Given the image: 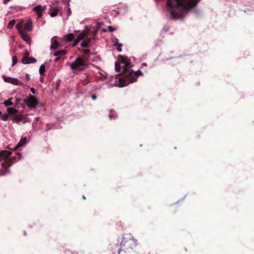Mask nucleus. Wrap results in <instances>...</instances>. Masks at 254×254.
I'll use <instances>...</instances> for the list:
<instances>
[{
  "label": "nucleus",
  "instance_id": "obj_1",
  "mask_svg": "<svg viewBox=\"0 0 254 254\" xmlns=\"http://www.w3.org/2000/svg\"><path fill=\"white\" fill-rule=\"evenodd\" d=\"M200 0H167L170 7L171 18L173 19H183L190 9L196 6Z\"/></svg>",
  "mask_w": 254,
  "mask_h": 254
},
{
  "label": "nucleus",
  "instance_id": "obj_2",
  "mask_svg": "<svg viewBox=\"0 0 254 254\" xmlns=\"http://www.w3.org/2000/svg\"><path fill=\"white\" fill-rule=\"evenodd\" d=\"M16 156L19 157L17 160L21 158V154L19 153H17L15 155L12 156V152L9 151L2 150L0 151V162H1V167L0 171L2 175H4L9 172V168L11 164H8L7 162L12 163L16 161L17 157Z\"/></svg>",
  "mask_w": 254,
  "mask_h": 254
},
{
  "label": "nucleus",
  "instance_id": "obj_3",
  "mask_svg": "<svg viewBox=\"0 0 254 254\" xmlns=\"http://www.w3.org/2000/svg\"><path fill=\"white\" fill-rule=\"evenodd\" d=\"M122 74L123 77L119 79L120 87H124L134 82L137 81L139 75H143L139 70L134 72L132 69L127 70L126 68L123 69Z\"/></svg>",
  "mask_w": 254,
  "mask_h": 254
},
{
  "label": "nucleus",
  "instance_id": "obj_4",
  "mask_svg": "<svg viewBox=\"0 0 254 254\" xmlns=\"http://www.w3.org/2000/svg\"><path fill=\"white\" fill-rule=\"evenodd\" d=\"M125 238L123 237L120 246H114L118 248V254H120L121 252L130 253L136 249L137 246V240L134 238H130L126 241H125Z\"/></svg>",
  "mask_w": 254,
  "mask_h": 254
},
{
  "label": "nucleus",
  "instance_id": "obj_5",
  "mask_svg": "<svg viewBox=\"0 0 254 254\" xmlns=\"http://www.w3.org/2000/svg\"><path fill=\"white\" fill-rule=\"evenodd\" d=\"M23 102L29 108H35L38 103V100L35 97L31 95L24 99Z\"/></svg>",
  "mask_w": 254,
  "mask_h": 254
},
{
  "label": "nucleus",
  "instance_id": "obj_6",
  "mask_svg": "<svg viewBox=\"0 0 254 254\" xmlns=\"http://www.w3.org/2000/svg\"><path fill=\"white\" fill-rule=\"evenodd\" d=\"M87 60L86 58L82 59L80 57H78L71 64V67L74 69H77L81 66L86 65Z\"/></svg>",
  "mask_w": 254,
  "mask_h": 254
},
{
  "label": "nucleus",
  "instance_id": "obj_7",
  "mask_svg": "<svg viewBox=\"0 0 254 254\" xmlns=\"http://www.w3.org/2000/svg\"><path fill=\"white\" fill-rule=\"evenodd\" d=\"M120 60L121 64H124V65H122L123 70L124 68H126L127 70L130 69L131 65L130 60L128 59L127 57H124L123 56H121L120 57Z\"/></svg>",
  "mask_w": 254,
  "mask_h": 254
},
{
  "label": "nucleus",
  "instance_id": "obj_8",
  "mask_svg": "<svg viewBox=\"0 0 254 254\" xmlns=\"http://www.w3.org/2000/svg\"><path fill=\"white\" fill-rule=\"evenodd\" d=\"M89 33V31L87 30H84L82 31V32L79 34V35L77 37L76 39L74 41L73 43V46H76L80 41L83 40L85 37L88 36Z\"/></svg>",
  "mask_w": 254,
  "mask_h": 254
},
{
  "label": "nucleus",
  "instance_id": "obj_9",
  "mask_svg": "<svg viewBox=\"0 0 254 254\" xmlns=\"http://www.w3.org/2000/svg\"><path fill=\"white\" fill-rule=\"evenodd\" d=\"M36 62V59L33 57H28L27 56H24L22 59V62L24 64L35 63Z\"/></svg>",
  "mask_w": 254,
  "mask_h": 254
},
{
  "label": "nucleus",
  "instance_id": "obj_10",
  "mask_svg": "<svg viewBox=\"0 0 254 254\" xmlns=\"http://www.w3.org/2000/svg\"><path fill=\"white\" fill-rule=\"evenodd\" d=\"M20 34L24 41L28 43L31 42V38L26 31L23 29H21L20 30Z\"/></svg>",
  "mask_w": 254,
  "mask_h": 254
},
{
  "label": "nucleus",
  "instance_id": "obj_11",
  "mask_svg": "<svg viewBox=\"0 0 254 254\" xmlns=\"http://www.w3.org/2000/svg\"><path fill=\"white\" fill-rule=\"evenodd\" d=\"M44 9L45 7L41 5H38L33 8V10L36 12L38 17L41 16V13Z\"/></svg>",
  "mask_w": 254,
  "mask_h": 254
},
{
  "label": "nucleus",
  "instance_id": "obj_12",
  "mask_svg": "<svg viewBox=\"0 0 254 254\" xmlns=\"http://www.w3.org/2000/svg\"><path fill=\"white\" fill-rule=\"evenodd\" d=\"M27 142V139L26 137H24L21 139L20 141L17 143L16 146L15 147L14 149H16V148L22 147L24 145H25Z\"/></svg>",
  "mask_w": 254,
  "mask_h": 254
},
{
  "label": "nucleus",
  "instance_id": "obj_13",
  "mask_svg": "<svg viewBox=\"0 0 254 254\" xmlns=\"http://www.w3.org/2000/svg\"><path fill=\"white\" fill-rule=\"evenodd\" d=\"M51 49H56L59 46V43L55 38H53L51 40Z\"/></svg>",
  "mask_w": 254,
  "mask_h": 254
},
{
  "label": "nucleus",
  "instance_id": "obj_14",
  "mask_svg": "<svg viewBox=\"0 0 254 254\" xmlns=\"http://www.w3.org/2000/svg\"><path fill=\"white\" fill-rule=\"evenodd\" d=\"M24 28L28 31H30L32 29V21L29 19L28 20L27 22L25 24Z\"/></svg>",
  "mask_w": 254,
  "mask_h": 254
},
{
  "label": "nucleus",
  "instance_id": "obj_15",
  "mask_svg": "<svg viewBox=\"0 0 254 254\" xmlns=\"http://www.w3.org/2000/svg\"><path fill=\"white\" fill-rule=\"evenodd\" d=\"M91 40L90 38H87L83 41L81 44V46L84 48H87L89 47V44L91 42Z\"/></svg>",
  "mask_w": 254,
  "mask_h": 254
},
{
  "label": "nucleus",
  "instance_id": "obj_16",
  "mask_svg": "<svg viewBox=\"0 0 254 254\" xmlns=\"http://www.w3.org/2000/svg\"><path fill=\"white\" fill-rule=\"evenodd\" d=\"M10 83L15 85H23V83L19 80L17 78H12L10 82Z\"/></svg>",
  "mask_w": 254,
  "mask_h": 254
},
{
  "label": "nucleus",
  "instance_id": "obj_17",
  "mask_svg": "<svg viewBox=\"0 0 254 254\" xmlns=\"http://www.w3.org/2000/svg\"><path fill=\"white\" fill-rule=\"evenodd\" d=\"M17 110L14 108H8L7 112L9 114H15L17 112Z\"/></svg>",
  "mask_w": 254,
  "mask_h": 254
},
{
  "label": "nucleus",
  "instance_id": "obj_18",
  "mask_svg": "<svg viewBox=\"0 0 254 254\" xmlns=\"http://www.w3.org/2000/svg\"><path fill=\"white\" fill-rule=\"evenodd\" d=\"M22 120V118L20 116H15L13 118V121L17 124H19L20 122H21Z\"/></svg>",
  "mask_w": 254,
  "mask_h": 254
},
{
  "label": "nucleus",
  "instance_id": "obj_19",
  "mask_svg": "<svg viewBox=\"0 0 254 254\" xmlns=\"http://www.w3.org/2000/svg\"><path fill=\"white\" fill-rule=\"evenodd\" d=\"M14 24H15V20H11L8 22L7 27L8 29H12V27H13V26L14 25Z\"/></svg>",
  "mask_w": 254,
  "mask_h": 254
},
{
  "label": "nucleus",
  "instance_id": "obj_20",
  "mask_svg": "<svg viewBox=\"0 0 254 254\" xmlns=\"http://www.w3.org/2000/svg\"><path fill=\"white\" fill-rule=\"evenodd\" d=\"M74 38V36L72 33L69 34L67 35L66 40L68 42H70L73 41Z\"/></svg>",
  "mask_w": 254,
  "mask_h": 254
},
{
  "label": "nucleus",
  "instance_id": "obj_21",
  "mask_svg": "<svg viewBox=\"0 0 254 254\" xmlns=\"http://www.w3.org/2000/svg\"><path fill=\"white\" fill-rule=\"evenodd\" d=\"M121 68H122V66L121 65V64L119 63L116 62L115 63V70L117 72H120L121 70Z\"/></svg>",
  "mask_w": 254,
  "mask_h": 254
},
{
  "label": "nucleus",
  "instance_id": "obj_22",
  "mask_svg": "<svg viewBox=\"0 0 254 254\" xmlns=\"http://www.w3.org/2000/svg\"><path fill=\"white\" fill-rule=\"evenodd\" d=\"M45 71V66L44 64H42L39 68V73L41 75L44 73Z\"/></svg>",
  "mask_w": 254,
  "mask_h": 254
},
{
  "label": "nucleus",
  "instance_id": "obj_23",
  "mask_svg": "<svg viewBox=\"0 0 254 254\" xmlns=\"http://www.w3.org/2000/svg\"><path fill=\"white\" fill-rule=\"evenodd\" d=\"M12 98H10L9 100H7L4 102L3 104L5 106H8L10 105H12L13 103L11 101Z\"/></svg>",
  "mask_w": 254,
  "mask_h": 254
},
{
  "label": "nucleus",
  "instance_id": "obj_24",
  "mask_svg": "<svg viewBox=\"0 0 254 254\" xmlns=\"http://www.w3.org/2000/svg\"><path fill=\"white\" fill-rule=\"evenodd\" d=\"M64 54V51L60 50L58 51L55 53L53 54V55L56 57H59V56H62Z\"/></svg>",
  "mask_w": 254,
  "mask_h": 254
},
{
  "label": "nucleus",
  "instance_id": "obj_25",
  "mask_svg": "<svg viewBox=\"0 0 254 254\" xmlns=\"http://www.w3.org/2000/svg\"><path fill=\"white\" fill-rule=\"evenodd\" d=\"M58 13V10L57 9H54L51 13L50 15L51 17H55L57 15Z\"/></svg>",
  "mask_w": 254,
  "mask_h": 254
},
{
  "label": "nucleus",
  "instance_id": "obj_26",
  "mask_svg": "<svg viewBox=\"0 0 254 254\" xmlns=\"http://www.w3.org/2000/svg\"><path fill=\"white\" fill-rule=\"evenodd\" d=\"M123 46V44H121V43H118L117 44V48H116V49L119 51V52H121L122 49V47Z\"/></svg>",
  "mask_w": 254,
  "mask_h": 254
},
{
  "label": "nucleus",
  "instance_id": "obj_27",
  "mask_svg": "<svg viewBox=\"0 0 254 254\" xmlns=\"http://www.w3.org/2000/svg\"><path fill=\"white\" fill-rule=\"evenodd\" d=\"M17 63V59L16 56L12 57V66H14Z\"/></svg>",
  "mask_w": 254,
  "mask_h": 254
},
{
  "label": "nucleus",
  "instance_id": "obj_28",
  "mask_svg": "<svg viewBox=\"0 0 254 254\" xmlns=\"http://www.w3.org/2000/svg\"><path fill=\"white\" fill-rule=\"evenodd\" d=\"M83 53L86 55H89L90 54V49H83Z\"/></svg>",
  "mask_w": 254,
  "mask_h": 254
},
{
  "label": "nucleus",
  "instance_id": "obj_29",
  "mask_svg": "<svg viewBox=\"0 0 254 254\" xmlns=\"http://www.w3.org/2000/svg\"><path fill=\"white\" fill-rule=\"evenodd\" d=\"M12 78V77H5L3 78L4 81L8 83H10Z\"/></svg>",
  "mask_w": 254,
  "mask_h": 254
},
{
  "label": "nucleus",
  "instance_id": "obj_30",
  "mask_svg": "<svg viewBox=\"0 0 254 254\" xmlns=\"http://www.w3.org/2000/svg\"><path fill=\"white\" fill-rule=\"evenodd\" d=\"M16 28H17V30H18V31H19V32L20 33V30L21 29H22V27H21V24H19V23H18V24H17V25H16Z\"/></svg>",
  "mask_w": 254,
  "mask_h": 254
},
{
  "label": "nucleus",
  "instance_id": "obj_31",
  "mask_svg": "<svg viewBox=\"0 0 254 254\" xmlns=\"http://www.w3.org/2000/svg\"><path fill=\"white\" fill-rule=\"evenodd\" d=\"M108 30L110 32H113L116 30V28H114L112 26H108Z\"/></svg>",
  "mask_w": 254,
  "mask_h": 254
},
{
  "label": "nucleus",
  "instance_id": "obj_32",
  "mask_svg": "<svg viewBox=\"0 0 254 254\" xmlns=\"http://www.w3.org/2000/svg\"><path fill=\"white\" fill-rule=\"evenodd\" d=\"M115 245H112L111 247V249L113 250V251H115V250H117L118 251V248L115 247L114 246H115Z\"/></svg>",
  "mask_w": 254,
  "mask_h": 254
},
{
  "label": "nucleus",
  "instance_id": "obj_33",
  "mask_svg": "<svg viewBox=\"0 0 254 254\" xmlns=\"http://www.w3.org/2000/svg\"><path fill=\"white\" fill-rule=\"evenodd\" d=\"M30 79V75L28 74H26L25 75V79L26 81H28Z\"/></svg>",
  "mask_w": 254,
  "mask_h": 254
},
{
  "label": "nucleus",
  "instance_id": "obj_34",
  "mask_svg": "<svg viewBox=\"0 0 254 254\" xmlns=\"http://www.w3.org/2000/svg\"><path fill=\"white\" fill-rule=\"evenodd\" d=\"M2 118L3 121H6L7 120V115L3 116H2Z\"/></svg>",
  "mask_w": 254,
  "mask_h": 254
},
{
  "label": "nucleus",
  "instance_id": "obj_35",
  "mask_svg": "<svg viewBox=\"0 0 254 254\" xmlns=\"http://www.w3.org/2000/svg\"><path fill=\"white\" fill-rule=\"evenodd\" d=\"M91 98H92L93 100H94L96 99V98H97V96H96L95 95L93 94V95H91Z\"/></svg>",
  "mask_w": 254,
  "mask_h": 254
},
{
  "label": "nucleus",
  "instance_id": "obj_36",
  "mask_svg": "<svg viewBox=\"0 0 254 254\" xmlns=\"http://www.w3.org/2000/svg\"><path fill=\"white\" fill-rule=\"evenodd\" d=\"M30 91H31V92H32L33 94H35V89H34V88L31 87V88H30Z\"/></svg>",
  "mask_w": 254,
  "mask_h": 254
},
{
  "label": "nucleus",
  "instance_id": "obj_37",
  "mask_svg": "<svg viewBox=\"0 0 254 254\" xmlns=\"http://www.w3.org/2000/svg\"><path fill=\"white\" fill-rule=\"evenodd\" d=\"M96 34H97V30H95V31L93 32V38H95V36H96Z\"/></svg>",
  "mask_w": 254,
  "mask_h": 254
},
{
  "label": "nucleus",
  "instance_id": "obj_38",
  "mask_svg": "<svg viewBox=\"0 0 254 254\" xmlns=\"http://www.w3.org/2000/svg\"><path fill=\"white\" fill-rule=\"evenodd\" d=\"M68 12L67 15H68V16H69L71 13V11L69 7H68Z\"/></svg>",
  "mask_w": 254,
  "mask_h": 254
},
{
  "label": "nucleus",
  "instance_id": "obj_39",
  "mask_svg": "<svg viewBox=\"0 0 254 254\" xmlns=\"http://www.w3.org/2000/svg\"><path fill=\"white\" fill-rule=\"evenodd\" d=\"M10 0H3V2L5 4H6L7 2L10 1Z\"/></svg>",
  "mask_w": 254,
  "mask_h": 254
},
{
  "label": "nucleus",
  "instance_id": "obj_40",
  "mask_svg": "<svg viewBox=\"0 0 254 254\" xmlns=\"http://www.w3.org/2000/svg\"><path fill=\"white\" fill-rule=\"evenodd\" d=\"M15 100H16V103L15 104H18L19 103V102L21 100V99H18V98H16L15 99Z\"/></svg>",
  "mask_w": 254,
  "mask_h": 254
},
{
  "label": "nucleus",
  "instance_id": "obj_41",
  "mask_svg": "<svg viewBox=\"0 0 254 254\" xmlns=\"http://www.w3.org/2000/svg\"><path fill=\"white\" fill-rule=\"evenodd\" d=\"M119 40L118 39H116V45L117 46V44L119 43Z\"/></svg>",
  "mask_w": 254,
  "mask_h": 254
},
{
  "label": "nucleus",
  "instance_id": "obj_42",
  "mask_svg": "<svg viewBox=\"0 0 254 254\" xmlns=\"http://www.w3.org/2000/svg\"><path fill=\"white\" fill-rule=\"evenodd\" d=\"M59 59H60V58L58 57V58H57L56 59L55 61H58L59 60Z\"/></svg>",
  "mask_w": 254,
  "mask_h": 254
},
{
  "label": "nucleus",
  "instance_id": "obj_43",
  "mask_svg": "<svg viewBox=\"0 0 254 254\" xmlns=\"http://www.w3.org/2000/svg\"><path fill=\"white\" fill-rule=\"evenodd\" d=\"M142 66H146V63H143L142 64Z\"/></svg>",
  "mask_w": 254,
  "mask_h": 254
},
{
  "label": "nucleus",
  "instance_id": "obj_44",
  "mask_svg": "<svg viewBox=\"0 0 254 254\" xmlns=\"http://www.w3.org/2000/svg\"><path fill=\"white\" fill-rule=\"evenodd\" d=\"M29 55V54L28 52H26L25 53V55H26V56H28Z\"/></svg>",
  "mask_w": 254,
  "mask_h": 254
},
{
  "label": "nucleus",
  "instance_id": "obj_45",
  "mask_svg": "<svg viewBox=\"0 0 254 254\" xmlns=\"http://www.w3.org/2000/svg\"><path fill=\"white\" fill-rule=\"evenodd\" d=\"M83 197V198L84 199H86L84 195L83 196V197Z\"/></svg>",
  "mask_w": 254,
  "mask_h": 254
},
{
  "label": "nucleus",
  "instance_id": "obj_46",
  "mask_svg": "<svg viewBox=\"0 0 254 254\" xmlns=\"http://www.w3.org/2000/svg\"><path fill=\"white\" fill-rule=\"evenodd\" d=\"M1 112L0 111V116L1 115Z\"/></svg>",
  "mask_w": 254,
  "mask_h": 254
}]
</instances>
